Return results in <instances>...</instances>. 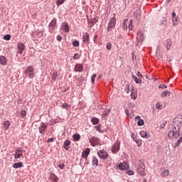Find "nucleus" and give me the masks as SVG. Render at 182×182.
<instances>
[{
	"mask_svg": "<svg viewBox=\"0 0 182 182\" xmlns=\"http://www.w3.org/2000/svg\"><path fill=\"white\" fill-rule=\"evenodd\" d=\"M131 97L132 99H134V100H136V99H137V92L134 91V90H132Z\"/></svg>",
	"mask_w": 182,
	"mask_h": 182,
	"instance_id": "27",
	"label": "nucleus"
},
{
	"mask_svg": "<svg viewBox=\"0 0 182 182\" xmlns=\"http://www.w3.org/2000/svg\"><path fill=\"white\" fill-rule=\"evenodd\" d=\"M125 114H127V116H129V110L128 109H125Z\"/></svg>",
	"mask_w": 182,
	"mask_h": 182,
	"instance_id": "57",
	"label": "nucleus"
},
{
	"mask_svg": "<svg viewBox=\"0 0 182 182\" xmlns=\"http://www.w3.org/2000/svg\"><path fill=\"white\" fill-rule=\"evenodd\" d=\"M119 168L120 170H127V168H129V164L127 163H120L119 165Z\"/></svg>",
	"mask_w": 182,
	"mask_h": 182,
	"instance_id": "16",
	"label": "nucleus"
},
{
	"mask_svg": "<svg viewBox=\"0 0 182 182\" xmlns=\"http://www.w3.org/2000/svg\"><path fill=\"white\" fill-rule=\"evenodd\" d=\"M57 41H58V42H60V41H62V36H57Z\"/></svg>",
	"mask_w": 182,
	"mask_h": 182,
	"instance_id": "51",
	"label": "nucleus"
},
{
	"mask_svg": "<svg viewBox=\"0 0 182 182\" xmlns=\"http://www.w3.org/2000/svg\"><path fill=\"white\" fill-rule=\"evenodd\" d=\"M23 166V164L22 162L16 163L13 165L14 168H20Z\"/></svg>",
	"mask_w": 182,
	"mask_h": 182,
	"instance_id": "31",
	"label": "nucleus"
},
{
	"mask_svg": "<svg viewBox=\"0 0 182 182\" xmlns=\"http://www.w3.org/2000/svg\"><path fill=\"white\" fill-rule=\"evenodd\" d=\"M130 85H127L126 87H125V92L126 93H130Z\"/></svg>",
	"mask_w": 182,
	"mask_h": 182,
	"instance_id": "43",
	"label": "nucleus"
},
{
	"mask_svg": "<svg viewBox=\"0 0 182 182\" xmlns=\"http://www.w3.org/2000/svg\"><path fill=\"white\" fill-rule=\"evenodd\" d=\"M120 150V141H117L112 146L111 151L114 154H116V153H119V151Z\"/></svg>",
	"mask_w": 182,
	"mask_h": 182,
	"instance_id": "5",
	"label": "nucleus"
},
{
	"mask_svg": "<svg viewBox=\"0 0 182 182\" xmlns=\"http://www.w3.org/2000/svg\"><path fill=\"white\" fill-rule=\"evenodd\" d=\"M69 146H70V140L68 139L64 142L63 148L65 150H69V149H70Z\"/></svg>",
	"mask_w": 182,
	"mask_h": 182,
	"instance_id": "22",
	"label": "nucleus"
},
{
	"mask_svg": "<svg viewBox=\"0 0 182 182\" xmlns=\"http://www.w3.org/2000/svg\"><path fill=\"white\" fill-rule=\"evenodd\" d=\"M26 75L30 79H33V77H35V70L33 69V67H28L26 70Z\"/></svg>",
	"mask_w": 182,
	"mask_h": 182,
	"instance_id": "3",
	"label": "nucleus"
},
{
	"mask_svg": "<svg viewBox=\"0 0 182 182\" xmlns=\"http://www.w3.org/2000/svg\"><path fill=\"white\" fill-rule=\"evenodd\" d=\"M137 171L141 176H146V166L141 161L138 162Z\"/></svg>",
	"mask_w": 182,
	"mask_h": 182,
	"instance_id": "2",
	"label": "nucleus"
},
{
	"mask_svg": "<svg viewBox=\"0 0 182 182\" xmlns=\"http://www.w3.org/2000/svg\"><path fill=\"white\" fill-rule=\"evenodd\" d=\"M58 167H60V168L63 169V168L65 167V164H61V165H59Z\"/></svg>",
	"mask_w": 182,
	"mask_h": 182,
	"instance_id": "54",
	"label": "nucleus"
},
{
	"mask_svg": "<svg viewBox=\"0 0 182 182\" xmlns=\"http://www.w3.org/2000/svg\"><path fill=\"white\" fill-rule=\"evenodd\" d=\"M140 136H141L144 139H149L150 137V134L146 131H141L139 133Z\"/></svg>",
	"mask_w": 182,
	"mask_h": 182,
	"instance_id": "17",
	"label": "nucleus"
},
{
	"mask_svg": "<svg viewBox=\"0 0 182 182\" xmlns=\"http://www.w3.org/2000/svg\"><path fill=\"white\" fill-rule=\"evenodd\" d=\"M135 120L137 122L138 126H143V124H144V121L139 116L136 117Z\"/></svg>",
	"mask_w": 182,
	"mask_h": 182,
	"instance_id": "20",
	"label": "nucleus"
},
{
	"mask_svg": "<svg viewBox=\"0 0 182 182\" xmlns=\"http://www.w3.org/2000/svg\"><path fill=\"white\" fill-rule=\"evenodd\" d=\"M91 122L95 126H96V124H99V119L96 117L92 118Z\"/></svg>",
	"mask_w": 182,
	"mask_h": 182,
	"instance_id": "32",
	"label": "nucleus"
},
{
	"mask_svg": "<svg viewBox=\"0 0 182 182\" xmlns=\"http://www.w3.org/2000/svg\"><path fill=\"white\" fill-rule=\"evenodd\" d=\"M97 154L100 159H102V160H106V159L109 157V154H107V152L103 150L99 151L97 152Z\"/></svg>",
	"mask_w": 182,
	"mask_h": 182,
	"instance_id": "9",
	"label": "nucleus"
},
{
	"mask_svg": "<svg viewBox=\"0 0 182 182\" xmlns=\"http://www.w3.org/2000/svg\"><path fill=\"white\" fill-rule=\"evenodd\" d=\"M22 159L23 158V151L21 149H16L14 154V159Z\"/></svg>",
	"mask_w": 182,
	"mask_h": 182,
	"instance_id": "11",
	"label": "nucleus"
},
{
	"mask_svg": "<svg viewBox=\"0 0 182 182\" xmlns=\"http://www.w3.org/2000/svg\"><path fill=\"white\" fill-rule=\"evenodd\" d=\"M167 96H170V92L168 91H164L161 93V97H166Z\"/></svg>",
	"mask_w": 182,
	"mask_h": 182,
	"instance_id": "35",
	"label": "nucleus"
},
{
	"mask_svg": "<svg viewBox=\"0 0 182 182\" xmlns=\"http://www.w3.org/2000/svg\"><path fill=\"white\" fill-rule=\"evenodd\" d=\"M90 153V149L87 148L85 151L82 153V156L83 159H87V156H89V154Z\"/></svg>",
	"mask_w": 182,
	"mask_h": 182,
	"instance_id": "18",
	"label": "nucleus"
},
{
	"mask_svg": "<svg viewBox=\"0 0 182 182\" xmlns=\"http://www.w3.org/2000/svg\"><path fill=\"white\" fill-rule=\"evenodd\" d=\"M127 174H128V176H133V174H134V172L133 171H128L127 172Z\"/></svg>",
	"mask_w": 182,
	"mask_h": 182,
	"instance_id": "50",
	"label": "nucleus"
},
{
	"mask_svg": "<svg viewBox=\"0 0 182 182\" xmlns=\"http://www.w3.org/2000/svg\"><path fill=\"white\" fill-rule=\"evenodd\" d=\"M92 164H93V166H95V165L97 166V159H96V157L93 158Z\"/></svg>",
	"mask_w": 182,
	"mask_h": 182,
	"instance_id": "45",
	"label": "nucleus"
},
{
	"mask_svg": "<svg viewBox=\"0 0 182 182\" xmlns=\"http://www.w3.org/2000/svg\"><path fill=\"white\" fill-rule=\"evenodd\" d=\"M63 2H65V0H58L56 2L57 6H59V5H62V4H63Z\"/></svg>",
	"mask_w": 182,
	"mask_h": 182,
	"instance_id": "40",
	"label": "nucleus"
},
{
	"mask_svg": "<svg viewBox=\"0 0 182 182\" xmlns=\"http://www.w3.org/2000/svg\"><path fill=\"white\" fill-rule=\"evenodd\" d=\"M128 25H129V20L125 19L122 24V28H123L124 31H127Z\"/></svg>",
	"mask_w": 182,
	"mask_h": 182,
	"instance_id": "23",
	"label": "nucleus"
},
{
	"mask_svg": "<svg viewBox=\"0 0 182 182\" xmlns=\"http://www.w3.org/2000/svg\"><path fill=\"white\" fill-rule=\"evenodd\" d=\"M182 119L180 117H176L173 122V129L168 132V137L170 139H177L180 136V129H181Z\"/></svg>",
	"mask_w": 182,
	"mask_h": 182,
	"instance_id": "1",
	"label": "nucleus"
},
{
	"mask_svg": "<svg viewBox=\"0 0 182 182\" xmlns=\"http://www.w3.org/2000/svg\"><path fill=\"white\" fill-rule=\"evenodd\" d=\"M17 53H20V55H22V52L25 50V44L22 42H19L17 43Z\"/></svg>",
	"mask_w": 182,
	"mask_h": 182,
	"instance_id": "8",
	"label": "nucleus"
},
{
	"mask_svg": "<svg viewBox=\"0 0 182 182\" xmlns=\"http://www.w3.org/2000/svg\"><path fill=\"white\" fill-rule=\"evenodd\" d=\"M96 74H93L92 76L91 77L92 83H95V80H96Z\"/></svg>",
	"mask_w": 182,
	"mask_h": 182,
	"instance_id": "42",
	"label": "nucleus"
},
{
	"mask_svg": "<svg viewBox=\"0 0 182 182\" xmlns=\"http://www.w3.org/2000/svg\"><path fill=\"white\" fill-rule=\"evenodd\" d=\"M107 49L108 50H110V49H112V43L111 42H109L107 43Z\"/></svg>",
	"mask_w": 182,
	"mask_h": 182,
	"instance_id": "44",
	"label": "nucleus"
},
{
	"mask_svg": "<svg viewBox=\"0 0 182 182\" xmlns=\"http://www.w3.org/2000/svg\"><path fill=\"white\" fill-rule=\"evenodd\" d=\"M128 28L129 31H131V29H133V20H130L129 21H128Z\"/></svg>",
	"mask_w": 182,
	"mask_h": 182,
	"instance_id": "33",
	"label": "nucleus"
},
{
	"mask_svg": "<svg viewBox=\"0 0 182 182\" xmlns=\"http://www.w3.org/2000/svg\"><path fill=\"white\" fill-rule=\"evenodd\" d=\"M167 124V122H164V123H163V125H161V129H164V127H166V125Z\"/></svg>",
	"mask_w": 182,
	"mask_h": 182,
	"instance_id": "52",
	"label": "nucleus"
},
{
	"mask_svg": "<svg viewBox=\"0 0 182 182\" xmlns=\"http://www.w3.org/2000/svg\"><path fill=\"white\" fill-rule=\"evenodd\" d=\"M37 35L38 36H41V37L43 36V31H38Z\"/></svg>",
	"mask_w": 182,
	"mask_h": 182,
	"instance_id": "48",
	"label": "nucleus"
},
{
	"mask_svg": "<svg viewBox=\"0 0 182 182\" xmlns=\"http://www.w3.org/2000/svg\"><path fill=\"white\" fill-rule=\"evenodd\" d=\"M82 42L84 43H86L87 45H89V41H90V38H89V33L85 32L82 33Z\"/></svg>",
	"mask_w": 182,
	"mask_h": 182,
	"instance_id": "12",
	"label": "nucleus"
},
{
	"mask_svg": "<svg viewBox=\"0 0 182 182\" xmlns=\"http://www.w3.org/2000/svg\"><path fill=\"white\" fill-rule=\"evenodd\" d=\"M100 127H102L101 125H98L95 127V129L97 132H99L100 133H103V131L100 129Z\"/></svg>",
	"mask_w": 182,
	"mask_h": 182,
	"instance_id": "37",
	"label": "nucleus"
},
{
	"mask_svg": "<svg viewBox=\"0 0 182 182\" xmlns=\"http://www.w3.org/2000/svg\"><path fill=\"white\" fill-rule=\"evenodd\" d=\"M164 45L166 46L167 50H170V49H171V46L173 45V41H171V39L168 38L164 41Z\"/></svg>",
	"mask_w": 182,
	"mask_h": 182,
	"instance_id": "13",
	"label": "nucleus"
},
{
	"mask_svg": "<svg viewBox=\"0 0 182 182\" xmlns=\"http://www.w3.org/2000/svg\"><path fill=\"white\" fill-rule=\"evenodd\" d=\"M48 141H53V139H50Z\"/></svg>",
	"mask_w": 182,
	"mask_h": 182,
	"instance_id": "59",
	"label": "nucleus"
},
{
	"mask_svg": "<svg viewBox=\"0 0 182 182\" xmlns=\"http://www.w3.org/2000/svg\"><path fill=\"white\" fill-rule=\"evenodd\" d=\"M132 78L133 79V80H134L135 82L141 83V78H138L137 77H136V75H132Z\"/></svg>",
	"mask_w": 182,
	"mask_h": 182,
	"instance_id": "30",
	"label": "nucleus"
},
{
	"mask_svg": "<svg viewBox=\"0 0 182 182\" xmlns=\"http://www.w3.org/2000/svg\"><path fill=\"white\" fill-rule=\"evenodd\" d=\"M75 72H83V65L82 64H76L74 68Z\"/></svg>",
	"mask_w": 182,
	"mask_h": 182,
	"instance_id": "15",
	"label": "nucleus"
},
{
	"mask_svg": "<svg viewBox=\"0 0 182 182\" xmlns=\"http://www.w3.org/2000/svg\"><path fill=\"white\" fill-rule=\"evenodd\" d=\"M96 39H97V34H95L94 36V42H96Z\"/></svg>",
	"mask_w": 182,
	"mask_h": 182,
	"instance_id": "55",
	"label": "nucleus"
},
{
	"mask_svg": "<svg viewBox=\"0 0 182 182\" xmlns=\"http://www.w3.org/2000/svg\"><path fill=\"white\" fill-rule=\"evenodd\" d=\"M80 58V55H79V54L77 53H75L73 56V59H76V60L79 59Z\"/></svg>",
	"mask_w": 182,
	"mask_h": 182,
	"instance_id": "49",
	"label": "nucleus"
},
{
	"mask_svg": "<svg viewBox=\"0 0 182 182\" xmlns=\"http://www.w3.org/2000/svg\"><path fill=\"white\" fill-rule=\"evenodd\" d=\"M164 87H165V88H167V87L166 86V85H160V88H161V89H164Z\"/></svg>",
	"mask_w": 182,
	"mask_h": 182,
	"instance_id": "53",
	"label": "nucleus"
},
{
	"mask_svg": "<svg viewBox=\"0 0 182 182\" xmlns=\"http://www.w3.org/2000/svg\"><path fill=\"white\" fill-rule=\"evenodd\" d=\"M136 76H138L139 79H141V77H143V74L140 73V71H138L136 73Z\"/></svg>",
	"mask_w": 182,
	"mask_h": 182,
	"instance_id": "47",
	"label": "nucleus"
},
{
	"mask_svg": "<svg viewBox=\"0 0 182 182\" xmlns=\"http://www.w3.org/2000/svg\"><path fill=\"white\" fill-rule=\"evenodd\" d=\"M132 60H134V54L132 53Z\"/></svg>",
	"mask_w": 182,
	"mask_h": 182,
	"instance_id": "58",
	"label": "nucleus"
},
{
	"mask_svg": "<svg viewBox=\"0 0 182 182\" xmlns=\"http://www.w3.org/2000/svg\"><path fill=\"white\" fill-rule=\"evenodd\" d=\"M50 180L52 181V182H57V181H59V178H58V176H56V175L55 174H51L50 176Z\"/></svg>",
	"mask_w": 182,
	"mask_h": 182,
	"instance_id": "24",
	"label": "nucleus"
},
{
	"mask_svg": "<svg viewBox=\"0 0 182 182\" xmlns=\"http://www.w3.org/2000/svg\"><path fill=\"white\" fill-rule=\"evenodd\" d=\"M0 63L1 65H6V58H5V56H0Z\"/></svg>",
	"mask_w": 182,
	"mask_h": 182,
	"instance_id": "25",
	"label": "nucleus"
},
{
	"mask_svg": "<svg viewBox=\"0 0 182 182\" xmlns=\"http://www.w3.org/2000/svg\"><path fill=\"white\" fill-rule=\"evenodd\" d=\"M72 45H73V46L77 48V46H79V41L75 40V41H73Z\"/></svg>",
	"mask_w": 182,
	"mask_h": 182,
	"instance_id": "38",
	"label": "nucleus"
},
{
	"mask_svg": "<svg viewBox=\"0 0 182 182\" xmlns=\"http://www.w3.org/2000/svg\"><path fill=\"white\" fill-rule=\"evenodd\" d=\"M56 28V19L53 18L49 25V31L51 33H53L55 32V28Z\"/></svg>",
	"mask_w": 182,
	"mask_h": 182,
	"instance_id": "7",
	"label": "nucleus"
},
{
	"mask_svg": "<svg viewBox=\"0 0 182 182\" xmlns=\"http://www.w3.org/2000/svg\"><path fill=\"white\" fill-rule=\"evenodd\" d=\"M56 77H58V72L57 71H53V73L52 75L53 80H56Z\"/></svg>",
	"mask_w": 182,
	"mask_h": 182,
	"instance_id": "36",
	"label": "nucleus"
},
{
	"mask_svg": "<svg viewBox=\"0 0 182 182\" xmlns=\"http://www.w3.org/2000/svg\"><path fill=\"white\" fill-rule=\"evenodd\" d=\"M156 109H160V104L157 103L156 105Z\"/></svg>",
	"mask_w": 182,
	"mask_h": 182,
	"instance_id": "56",
	"label": "nucleus"
},
{
	"mask_svg": "<svg viewBox=\"0 0 182 182\" xmlns=\"http://www.w3.org/2000/svg\"><path fill=\"white\" fill-rule=\"evenodd\" d=\"M39 130V133H41V134H45V130H46V125L43 124V123H42V125L38 128Z\"/></svg>",
	"mask_w": 182,
	"mask_h": 182,
	"instance_id": "21",
	"label": "nucleus"
},
{
	"mask_svg": "<svg viewBox=\"0 0 182 182\" xmlns=\"http://www.w3.org/2000/svg\"><path fill=\"white\" fill-rule=\"evenodd\" d=\"M4 39H5V41H11V35L7 34L4 36Z\"/></svg>",
	"mask_w": 182,
	"mask_h": 182,
	"instance_id": "41",
	"label": "nucleus"
},
{
	"mask_svg": "<svg viewBox=\"0 0 182 182\" xmlns=\"http://www.w3.org/2000/svg\"><path fill=\"white\" fill-rule=\"evenodd\" d=\"M73 138L74 141H79V140H80V134H75L73 135Z\"/></svg>",
	"mask_w": 182,
	"mask_h": 182,
	"instance_id": "26",
	"label": "nucleus"
},
{
	"mask_svg": "<svg viewBox=\"0 0 182 182\" xmlns=\"http://www.w3.org/2000/svg\"><path fill=\"white\" fill-rule=\"evenodd\" d=\"M89 141L92 147H95V146H99V144H100V140L96 136H92L90 138Z\"/></svg>",
	"mask_w": 182,
	"mask_h": 182,
	"instance_id": "6",
	"label": "nucleus"
},
{
	"mask_svg": "<svg viewBox=\"0 0 182 182\" xmlns=\"http://www.w3.org/2000/svg\"><path fill=\"white\" fill-rule=\"evenodd\" d=\"M170 174V171H168V169L164 170L161 173V177H167V176H169Z\"/></svg>",
	"mask_w": 182,
	"mask_h": 182,
	"instance_id": "28",
	"label": "nucleus"
},
{
	"mask_svg": "<svg viewBox=\"0 0 182 182\" xmlns=\"http://www.w3.org/2000/svg\"><path fill=\"white\" fill-rule=\"evenodd\" d=\"M10 127H11V123L9 122V121H5L4 123V127L5 130H8V129H9Z\"/></svg>",
	"mask_w": 182,
	"mask_h": 182,
	"instance_id": "29",
	"label": "nucleus"
},
{
	"mask_svg": "<svg viewBox=\"0 0 182 182\" xmlns=\"http://www.w3.org/2000/svg\"><path fill=\"white\" fill-rule=\"evenodd\" d=\"M61 107L63 109H66V110H68V109H70V105L69 104L64 103L62 105Z\"/></svg>",
	"mask_w": 182,
	"mask_h": 182,
	"instance_id": "34",
	"label": "nucleus"
},
{
	"mask_svg": "<svg viewBox=\"0 0 182 182\" xmlns=\"http://www.w3.org/2000/svg\"><path fill=\"white\" fill-rule=\"evenodd\" d=\"M21 116H22V117H25V116H26V110H21Z\"/></svg>",
	"mask_w": 182,
	"mask_h": 182,
	"instance_id": "46",
	"label": "nucleus"
},
{
	"mask_svg": "<svg viewBox=\"0 0 182 182\" xmlns=\"http://www.w3.org/2000/svg\"><path fill=\"white\" fill-rule=\"evenodd\" d=\"M136 39L138 40V42H140V41H143L144 39V36L141 31H139L137 33Z\"/></svg>",
	"mask_w": 182,
	"mask_h": 182,
	"instance_id": "19",
	"label": "nucleus"
},
{
	"mask_svg": "<svg viewBox=\"0 0 182 182\" xmlns=\"http://www.w3.org/2000/svg\"><path fill=\"white\" fill-rule=\"evenodd\" d=\"M110 113V110L109 109H105L103 113H102V116H107Z\"/></svg>",
	"mask_w": 182,
	"mask_h": 182,
	"instance_id": "39",
	"label": "nucleus"
},
{
	"mask_svg": "<svg viewBox=\"0 0 182 182\" xmlns=\"http://www.w3.org/2000/svg\"><path fill=\"white\" fill-rule=\"evenodd\" d=\"M114 26H116V18L113 17L109 20V22L108 23V26L107 28V32L113 31V29H114Z\"/></svg>",
	"mask_w": 182,
	"mask_h": 182,
	"instance_id": "4",
	"label": "nucleus"
},
{
	"mask_svg": "<svg viewBox=\"0 0 182 182\" xmlns=\"http://www.w3.org/2000/svg\"><path fill=\"white\" fill-rule=\"evenodd\" d=\"M171 16H172V23L173 26L178 25V17H177L176 12L173 11L171 14Z\"/></svg>",
	"mask_w": 182,
	"mask_h": 182,
	"instance_id": "10",
	"label": "nucleus"
},
{
	"mask_svg": "<svg viewBox=\"0 0 182 182\" xmlns=\"http://www.w3.org/2000/svg\"><path fill=\"white\" fill-rule=\"evenodd\" d=\"M61 29L63 31V32L68 33V32H69V24H68V23H63Z\"/></svg>",
	"mask_w": 182,
	"mask_h": 182,
	"instance_id": "14",
	"label": "nucleus"
}]
</instances>
